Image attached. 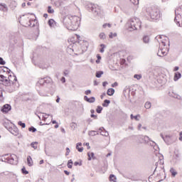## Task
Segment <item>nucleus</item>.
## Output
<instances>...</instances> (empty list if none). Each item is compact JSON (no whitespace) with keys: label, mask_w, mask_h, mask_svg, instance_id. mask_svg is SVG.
I'll use <instances>...</instances> for the list:
<instances>
[{"label":"nucleus","mask_w":182,"mask_h":182,"mask_svg":"<svg viewBox=\"0 0 182 182\" xmlns=\"http://www.w3.org/2000/svg\"><path fill=\"white\" fill-rule=\"evenodd\" d=\"M109 104H110V100H105L104 101V102L102 103V106H103L104 107H107Z\"/></svg>","instance_id":"obj_25"},{"label":"nucleus","mask_w":182,"mask_h":182,"mask_svg":"<svg viewBox=\"0 0 182 182\" xmlns=\"http://www.w3.org/2000/svg\"><path fill=\"white\" fill-rule=\"evenodd\" d=\"M138 141L139 143H149V141H151V139L147 136H139Z\"/></svg>","instance_id":"obj_9"},{"label":"nucleus","mask_w":182,"mask_h":182,"mask_svg":"<svg viewBox=\"0 0 182 182\" xmlns=\"http://www.w3.org/2000/svg\"><path fill=\"white\" fill-rule=\"evenodd\" d=\"M65 174H66V176H69V174H70V173L68 171H64Z\"/></svg>","instance_id":"obj_56"},{"label":"nucleus","mask_w":182,"mask_h":182,"mask_svg":"<svg viewBox=\"0 0 182 182\" xmlns=\"http://www.w3.org/2000/svg\"><path fill=\"white\" fill-rule=\"evenodd\" d=\"M5 9H8L6 8V4H0V11H5Z\"/></svg>","instance_id":"obj_28"},{"label":"nucleus","mask_w":182,"mask_h":182,"mask_svg":"<svg viewBox=\"0 0 182 182\" xmlns=\"http://www.w3.org/2000/svg\"><path fill=\"white\" fill-rule=\"evenodd\" d=\"M74 166H79V162H75Z\"/></svg>","instance_id":"obj_61"},{"label":"nucleus","mask_w":182,"mask_h":182,"mask_svg":"<svg viewBox=\"0 0 182 182\" xmlns=\"http://www.w3.org/2000/svg\"><path fill=\"white\" fill-rule=\"evenodd\" d=\"M91 117H94L95 119H97V116L94 115V114H91Z\"/></svg>","instance_id":"obj_59"},{"label":"nucleus","mask_w":182,"mask_h":182,"mask_svg":"<svg viewBox=\"0 0 182 182\" xmlns=\"http://www.w3.org/2000/svg\"><path fill=\"white\" fill-rule=\"evenodd\" d=\"M170 173L173 177H176V176H177V171L173 168H170Z\"/></svg>","instance_id":"obj_23"},{"label":"nucleus","mask_w":182,"mask_h":182,"mask_svg":"<svg viewBox=\"0 0 182 182\" xmlns=\"http://www.w3.org/2000/svg\"><path fill=\"white\" fill-rule=\"evenodd\" d=\"M43 16H44L45 18H48V14H45L43 15Z\"/></svg>","instance_id":"obj_63"},{"label":"nucleus","mask_w":182,"mask_h":182,"mask_svg":"<svg viewBox=\"0 0 182 182\" xmlns=\"http://www.w3.org/2000/svg\"><path fill=\"white\" fill-rule=\"evenodd\" d=\"M124 96L127 97V99H130V89L129 87H126L123 91Z\"/></svg>","instance_id":"obj_14"},{"label":"nucleus","mask_w":182,"mask_h":182,"mask_svg":"<svg viewBox=\"0 0 182 182\" xmlns=\"http://www.w3.org/2000/svg\"><path fill=\"white\" fill-rule=\"evenodd\" d=\"M100 39H106V34L105 33H100Z\"/></svg>","instance_id":"obj_38"},{"label":"nucleus","mask_w":182,"mask_h":182,"mask_svg":"<svg viewBox=\"0 0 182 182\" xmlns=\"http://www.w3.org/2000/svg\"><path fill=\"white\" fill-rule=\"evenodd\" d=\"M43 163H44L43 159H42V160H41V161H39V164H43Z\"/></svg>","instance_id":"obj_58"},{"label":"nucleus","mask_w":182,"mask_h":182,"mask_svg":"<svg viewBox=\"0 0 182 182\" xmlns=\"http://www.w3.org/2000/svg\"><path fill=\"white\" fill-rule=\"evenodd\" d=\"M164 141L168 145L173 144V143L176 141V137L170 135H166L165 138H164Z\"/></svg>","instance_id":"obj_8"},{"label":"nucleus","mask_w":182,"mask_h":182,"mask_svg":"<svg viewBox=\"0 0 182 182\" xmlns=\"http://www.w3.org/2000/svg\"><path fill=\"white\" fill-rule=\"evenodd\" d=\"M144 43H149L150 42V38L148 36H144L143 38Z\"/></svg>","instance_id":"obj_24"},{"label":"nucleus","mask_w":182,"mask_h":182,"mask_svg":"<svg viewBox=\"0 0 182 182\" xmlns=\"http://www.w3.org/2000/svg\"><path fill=\"white\" fill-rule=\"evenodd\" d=\"M71 126H77V124H76V123H75V122H73V123L71 124Z\"/></svg>","instance_id":"obj_62"},{"label":"nucleus","mask_w":182,"mask_h":182,"mask_svg":"<svg viewBox=\"0 0 182 182\" xmlns=\"http://www.w3.org/2000/svg\"><path fill=\"white\" fill-rule=\"evenodd\" d=\"M85 95H90V93H92V91H90V90H87L85 92Z\"/></svg>","instance_id":"obj_50"},{"label":"nucleus","mask_w":182,"mask_h":182,"mask_svg":"<svg viewBox=\"0 0 182 182\" xmlns=\"http://www.w3.org/2000/svg\"><path fill=\"white\" fill-rule=\"evenodd\" d=\"M103 110V107L100 106H97L96 109L97 113H102V111Z\"/></svg>","instance_id":"obj_32"},{"label":"nucleus","mask_w":182,"mask_h":182,"mask_svg":"<svg viewBox=\"0 0 182 182\" xmlns=\"http://www.w3.org/2000/svg\"><path fill=\"white\" fill-rule=\"evenodd\" d=\"M76 149L78 151H80V153H82V151H83V147H82V143L81 142H79V143L77 144Z\"/></svg>","instance_id":"obj_20"},{"label":"nucleus","mask_w":182,"mask_h":182,"mask_svg":"<svg viewBox=\"0 0 182 182\" xmlns=\"http://www.w3.org/2000/svg\"><path fill=\"white\" fill-rule=\"evenodd\" d=\"M100 48L101 49L100 50V52L101 53H103V52H105V48H106V46H105L104 44H101Z\"/></svg>","instance_id":"obj_36"},{"label":"nucleus","mask_w":182,"mask_h":182,"mask_svg":"<svg viewBox=\"0 0 182 182\" xmlns=\"http://www.w3.org/2000/svg\"><path fill=\"white\" fill-rule=\"evenodd\" d=\"M15 160H16V155L15 154L10 155L8 158V162L10 163V164H14L15 163Z\"/></svg>","instance_id":"obj_15"},{"label":"nucleus","mask_w":182,"mask_h":182,"mask_svg":"<svg viewBox=\"0 0 182 182\" xmlns=\"http://www.w3.org/2000/svg\"><path fill=\"white\" fill-rule=\"evenodd\" d=\"M181 77V73H180L179 72L175 73L173 80L175 82H177V80H178V79H180Z\"/></svg>","instance_id":"obj_19"},{"label":"nucleus","mask_w":182,"mask_h":182,"mask_svg":"<svg viewBox=\"0 0 182 182\" xmlns=\"http://www.w3.org/2000/svg\"><path fill=\"white\" fill-rule=\"evenodd\" d=\"M48 82H50V78H41L38 80L39 85H45Z\"/></svg>","instance_id":"obj_17"},{"label":"nucleus","mask_w":182,"mask_h":182,"mask_svg":"<svg viewBox=\"0 0 182 182\" xmlns=\"http://www.w3.org/2000/svg\"><path fill=\"white\" fill-rule=\"evenodd\" d=\"M18 126H21L22 129H25L26 127V124L25 123L22 122V121H19L18 122Z\"/></svg>","instance_id":"obj_30"},{"label":"nucleus","mask_w":182,"mask_h":182,"mask_svg":"<svg viewBox=\"0 0 182 182\" xmlns=\"http://www.w3.org/2000/svg\"><path fill=\"white\" fill-rule=\"evenodd\" d=\"M87 156L88 160H92V159H95V154H93L92 152H88Z\"/></svg>","instance_id":"obj_27"},{"label":"nucleus","mask_w":182,"mask_h":182,"mask_svg":"<svg viewBox=\"0 0 182 182\" xmlns=\"http://www.w3.org/2000/svg\"><path fill=\"white\" fill-rule=\"evenodd\" d=\"M168 52V50L166 48H160L159 50L157 55L160 56V58H163L164 56H166L167 55V53Z\"/></svg>","instance_id":"obj_10"},{"label":"nucleus","mask_w":182,"mask_h":182,"mask_svg":"<svg viewBox=\"0 0 182 182\" xmlns=\"http://www.w3.org/2000/svg\"><path fill=\"white\" fill-rule=\"evenodd\" d=\"M61 82H62L63 83H65V82H66V80H65V77H63L61 78Z\"/></svg>","instance_id":"obj_54"},{"label":"nucleus","mask_w":182,"mask_h":182,"mask_svg":"<svg viewBox=\"0 0 182 182\" xmlns=\"http://www.w3.org/2000/svg\"><path fill=\"white\" fill-rule=\"evenodd\" d=\"M130 117L132 120H133V119H134L136 122H139L140 120V119H139V117H140V114L134 116L133 114H131Z\"/></svg>","instance_id":"obj_22"},{"label":"nucleus","mask_w":182,"mask_h":182,"mask_svg":"<svg viewBox=\"0 0 182 182\" xmlns=\"http://www.w3.org/2000/svg\"><path fill=\"white\" fill-rule=\"evenodd\" d=\"M141 124H139L138 130H141Z\"/></svg>","instance_id":"obj_57"},{"label":"nucleus","mask_w":182,"mask_h":182,"mask_svg":"<svg viewBox=\"0 0 182 182\" xmlns=\"http://www.w3.org/2000/svg\"><path fill=\"white\" fill-rule=\"evenodd\" d=\"M145 109H150L151 107V102H146L144 105Z\"/></svg>","instance_id":"obj_29"},{"label":"nucleus","mask_w":182,"mask_h":182,"mask_svg":"<svg viewBox=\"0 0 182 182\" xmlns=\"http://www.w3.org/2000/svg\"><path fill=\"white\" fill-rule=\"evenodd\" d=\"M127 55L126 51L124 50H121L119 51L118 53H115V56L117 58V63L116 65H120L121 68H123V65L126 63V59L123 58Z\"/></svg>","instance_id":"obj_5"},{"label":"nucleus","mask_w":182,"mask_h":182,"mask_svg":"<svg viewBox=\"0 0 182 182\" xmlns=\"http://www.w3.org/2000/svg\"><path fill=\"white\" fill-rule=\"evenodd\" d=\"M127 28L130 32L133 31H137V29H141V21L139 18H132L128 21L127 23Z\"/></svg>","instance_id":"obj_3"},{"label":"nucleus","mask_w":182,"mask_h":182,"mask_svg":"<svg viewBox=\"0 0 182 182\" xmlns=\"http://www.w3.org/2000/svg\"><path fill=\"white\" fill-rule=\"evenodd\" d=\"M31 147H33V149H38V142H33L31 144Z\"/></svg>","instance_id":"obj_37"},{"label":"nucleus","mask_w":182,"mask_h":182,"mask_svg":"<svg viewBox=\"0 0 182 182\" xmlns=\"http://www.w3.org/2000/svg\"><path fill=\"white\" fill-rule=\"evenodd\" d=\"M31 16V15H26L21 18L20 22L23 26H32V23L31 22H33V20H32Z\"/></svg>","instance_id":"obj_6"},{"label":"nucleus","mask_w":182,"mask_h":182,"mask_svg":"<svg viewBox=\"0 0 182 182\" xmlns=\"http://www.w3.org/2000/svg\"><path fill=\"white\" fill-rule=\"evenodd\" d=\"M48 25L49 26H50V28H54V26H56V22L55 21V20L51 18L48 21Z\"/></svg>","instance_id":"obj_21"},{"label":"nucleus","mask_w":182,"mask_h":182,"mask_svg":"<svg viewBox=\"0 0 182 182\" xmlns=\"http://www.w3.org/2000/svg\"><path fill=\"white\" fill-rule=\"evenodd\" d=\"M178 69H180V68H178V66H176L175 68H174V72H177V70H178Z\"/></svg>","instance_id":"obj_55"},{"label":"nucleus","mask_w":182,"mask_h":182,"mask_svg":"<svg viewBox=\"0 0 182 182\" xmlns=\"http://www.w3.org/2000/svg\"><path fill=\"white\" fill-rule=\"evenodd\" d=\"M53 12H55V10H53V9H52V6H49L48 7V14H53Z\"/></svg>","instance_id":"obj_33"},{"label":"nucleus","mask_w":182,"mask_h":182,"mask_svg":"<svg viewBox=\"0 0 182 182\" xmlns=\"http://www.w3.org/2000/svg\"><path fill=\"white\" fill-rule=\"evenodd\" d=\"M70 153V149L69 148H66L65 156H69Z\"/></svg>","instance_id":"obj_48"},{"label":"nucleus","mask_w":182,"mask_h":182,"mask_svg":"<svg viewBox=\"0 0 182 182\" xmlns=\"http://www.w3.org/2000/svg\"><path fill=\"white\" fill-rule=\"evenodd\" d=\"M102 75H103V71H98L96 73V77H102Z\"/></svg>","instance_id":"obj_34"},{"label":"nucleus","mask_w":182,"mask_h":182,"mask_svg":"<svg viewBox=\"0 0 182 182\" xmlns=\"http://www.w3.org/2000/svg\"><path fill=\"white\" fill-rule=\"evenodd\" d=\"M114 94V90H113V88H109L108 90H107V95L108 96H112Z\"/></svg>","instance_id":"obj_26"},{"label":"nucleus","mask_w":182,"mask_h":182,"mask_svg":"<svg viewBox=\"0 0 182 182\" xmlns=\"http://www.w3.org/2000/svg\"><path fill=\"white\" fill-rule=\"evenodd\" d=\"M161 137L163 139V140H164V139H166V136H163V134H161Z\"/></svg>","instance_id":"obj_60"},{"label":"nucleus","mask_w":182,"mask_h":182,"mask_svg":"<svg viewBox=\"0 0 182 182\" xmlns=\"http://www.w3.org/2000/svg\"><path fill=\"white\" fill-rule=\"evenodd\" d=\"M0 65H5V61H4V59H2V58H0Z\"/></svg>","instance_id":"obj_49"},{"label":"nucleus","mask_w":182,"mask_h":182,"mask_svg":"<svg viewBox=\"0 0 182 182\" xmlns=\"http://www.w3.org/2000/svg\"><path fill=\"white\" fill-rule=\"evenodd\" d=\"M146 12H148L151 18L154 19V21H158V19L161 17V15L160 14V10L157 9V7H149L146 9Z\"/></svg>","instance_id":"obj_4"},{"label":"nucleus","mask_w":182,"mask_h":182,"mask_svg":"<svg viewBox=\"0 0 182 182\" xmlns=\"http://www.w3.org/2000/svg\"><path fill=\"white\" fill-rule=\"evenodd\" d=\"M131 2H132V4H134V5H137V4H139V0H130Z\"/></svg>","instance_id":"obj_45"},{"label":"nucleus","mask_w":182,"mask_h":182,"mask_svg":"<svg viewBox=\"0 0 182 182\" xmlns=\"http://www.w3.org/2000/svg\"><path fill=\"white\" fill-rule=\"evenodd\" d=\"M0 82H1L4 86L10 87L11 92H14V90L18 87V80L16 79V76L8 73H4V74L0 73Z\"/></svg>","instance_id":"obj_1"},{"label":"nucleus","mask_w":182,"mask_h":182,"mask_svg":"<svg viewBox=\"0 0 182 182\" xmlns=\"http://www.w3.org/2000/svg\"><path fill=\"white\" fill-rule=\"evenodd\" d=\"M180 11H181V8H178L175 10V22H176V25H178V26H180V22L177 21V18H181V13H180Z\"/></svg>","instance_id":"obj_11"},{"label":"nucleus","mask_w":182,"mask_h":182,"mask_svg":"<svg viewBox=\"0 0 182 182\" xmlns=\"http://www.w3.org/2000/svg\"><path fill=\"white\" fill-rule=\"evenodd\" d=\"M63 22L70 31H77L80 18L77 16L68 15L63 18Z\"/></svg>","instance_id":"obj_2"},{"label":"nucleus","mask_w":182,"mask_h":182,"mask_svg":"<svg viewBox=\"0 0 182 182\" xmlns=\"http://www.w3.org/2000/svg\"><path fill=\"white\" fill-rule=\"evenodd\" d=\"M113 178H114V175H110L109 181H113Z\"/></svg>","instance_id":"obj_51"},{"label":"nucleus","mask_w":182,"mask_h":182,"mask_svg":"<svg viewBox=\"0 0 182 182\" xmlns=\"http://www.w3.org/2000/svg\"><path fill=\"white\" fill-rule=\"evenodd\" d=\"M43 117L44 122H46V119H48L49 117V114H43Z\"/></svg>","instance_id":"obj_42"},{"label":"nucleus","mask_w":182,"mask_h":182,"mask_svg":"<svg viewBox=\"0 0 182 182\" xmlns=\"http://www.w3.org/2000/svg\"><path fill=\"white\" fill-rule=\"evenodd\" d=\"M28 131L32 132L33 133H35V132H36V129H35V127H31L28 128Z\"/></svg>","instance_id":"obj_43"},{"label":"nucleus","mask_w":182,"mask_h":182,"mask_svg":"<svg viewBox=\"0 0 182 182\" xmlns=\"http://www.w3.org/2000/svg\"><path fill=\"white\" fill-rule=\"evenodd\" d=\"M21 172L23 173V174H29V172L26 171V168H25V166L22 168Z\"/></svg>","instance_id":"obj_35"},{"label":"nucleus","mask_w":182,"mask_h":182,"mask_svg":"<svg viewBox=\"0 0 182 182\" xmlns=\"http://www.w3.org/2000/svg\"><path fill=\"white\" fill-rule=\"evenodd\" d=\"M160 46H166V42L163 41H159Z\"/></svg>","instance_id":"obj_44"},{"label":"nucleus","mask_w":182,"mask_h":182,"mask_svg":"<svg viewBox=\"0 0 182 182\" xmlns=\"http://www.w3.org/2000/svg\"><path fill=\"white\" fill-rule=\"evenodd\" d=\"M107 26H108V28H110V26H112V24L105 23V24L103 25V28H107Z\"/></svg>","instance_id":"obj_47"},{"label":"nucleus","mask_w":182,"mask_h":182,"mask_svg":"<svg viewBox=\"0 0 182 182\" xmlns=\"http://www.w3.org/2000/svg\"><path fill=\"white\" fill-rule=\"evenodd\" d=\"M11 109V107L9 105L6 104L1 107V112H2V113L6 114L8 112H10Z\"/></svg>","instance_id":"obj_12"},{"label":"nucleus","mask_w":182,"mask_h":182,"mask_svg":"<svg viewBox=\"0 0 182 182\" xmlns=\"http://www.w3.org/2000/svg\"><path fill=\"white\" fill-rule=\"evenodd\" d=\"M156 145L157 144L154 141H152V144H151V146H152L153 147H156Z\"/></svg>","instance_id":"obj_53"},{"label":"nucleus","mask_w":182,"mask_h":182,"mask_svg":"<svg viewBox=\"0 0 182 182\" xmlns=\"http://www.w3.org/2000/svg\"><path fill=\"white\" fill-rule=\"evenodd\" d=\"M72 166H73V161H72V159H70L68 162V168H72Z\"/></svg>","instance_id":"obj_31"},{"label":"nucleus","mask_w":182,"mask_h":182,"mask_svg":"<svg viewBox=\"0 0 182 182\" xmlns=\"http://www.w3.org/2000/svg\"><path fill=\"white\" fill-rule=\"evenodd\" d=\"M134 79H136L137 80H140V79H141V75L135 74L134 75Z\"/></svg>","instance_id":"obj_39"},{"label":"nucleus","mask_w":182,"mask_h":182,"mask_svg":"<svg viewBox=\"0 0 182 182\" xmlns=\"http://www.w3.org/2000/svg\"><path fill=\"white\" fill-rule=\"evenodd\" d=\"M179 140H180V141H182V136H179Z\"/></svg>","instance_id":"obj_64"},{"label":"nucleus","mask_w":182,"mask_h":182,"mask_svg":"<svg viewBox=\"0 0 182 182\" xmlns=\"http://www.w3.org/2000/svg\"><path fill=\"white\" fill-rule=\"evenodd\" d=\"M109 39H113V33H110L109 35Z\"/></svg>","instance_id":"obj_52"},{"label":"nucleus","mask_w":182,"mask_h":182,"mask_svg":"<svg viewBox=\"0 0 182 182\" xmlns=\"http://www.w3.org/2000/svg\"><path fill=\"white\" fill-rule=\"evenodd\" d=\"M80 41V37L79 35L73 34L70 36V38L68 39L69 43H79Z\"/></svg>","instance_id":"obj_7"},{"label":"nucleus","mask_w":182,"mask_h":182,"mask_svg":"<svg viewBox=\"0 0 182 182\" xmlns=\"http://www.w3.org/2000/svg\"><path fill=\"white\" fill-rule=\"evenodd\" d=\"M9 132L14 136H18V134H19V129H18V127H16L15 126L13 127L12 128H11Z\"/></svg>","instance_id":"obj_13"},{"label":"nucleus","mask_w":182,"mask_h":182,"mask_svg":"<svg viewBox=\"0 0 182 182\" xmlns=\"http://www.w3.org/2000/svg\"><path fill=\"white\" fill-rule=\"evenodd\" d=\"M27 164L29 167H32V166H33V160L31 156H27Z\"/></svg>","instance_id":"obj_18"},{"label":"nucleus","mask_w":182,"mask_h":182,"mask_svg":"<svg viewBox=\"0 0 182 182\" xmlns=\"http://www.w3.org/2000/svg\"><path fill=\"white\" fill-rule=\"evenodd\" d=\"M97 60H96V63H100V59H102V57L100 54L97 55Z\"/></svg>","instance_id":"obj_41"},{"label":"nucleus","mask_w":182,"mask_h":182,"mask_svg":"<svg viewBox=\"0 0 182 182\" xmlns=\"http://www.w3.org/2000/svg\"><path fill=\"white\" fill-rule=\"evenodd\" d=\"M83 146H87V149L89 150L90 149V145L89 144V142H87V143H84L83 144Z\"/></svg>","instance_id":"obj_46"},{"label":"nucleus","mask_w":182,"mask_h":182,"mask_svg":"<svg viewBox=\"0 0 182 182\" xmlns=\"http://www.w3.org/2000/svg\"><path fill=\"white\" fill-rule=\"evenodd\" d=\"M159 164H160L161 165L164 164V161L159 159V161L156 163L155 166L157 167V166H159Z\"/></svg>","instance_id":"obj_40"},{"label":"nucleus","mask_w":182,"mask_h":182,"mask_svg":"<svg viewBox=\"0 0 182 182\" xmlns=\"http://www.w3.org/2000/svg\"><path fill=\"white\" fill-rule=\"evenodd\" d=\"M84 100H85V102H87V103H95V102H96V98H95L94 97H91L89 98L87 97V96H85Z\"/></svg>","instance_id":"obj_16"}]
</instances>
